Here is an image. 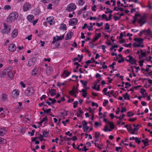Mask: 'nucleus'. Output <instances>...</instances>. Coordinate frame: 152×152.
Returning <instances> with one entry per match:
<instances>
[{
  "label": "nucleus",
  "instance_id": "obj_37",
  "mask_svg": "<svg viewBox=\"0 0 152 152\" xmlns=\"http://www.w3.org/2000/svg\"><path fill=\"white\" fill-rule=\"evenodd\" d=\"M80 82L83 84V85L84 86V88H85V87H86L87 81H84L82 80H80Z\"/></svg>",
  "mask_w": 152,
  "mask_h": 152
},
{
  "label": "nucleus",
  "instance_id": "obj_3",
  "mask_svg": "<svg viewBox=\"0 0 152 152\" xmlns=\"http://www.w3.org/2000/svg\"><path fill=\"white\" fill-rule=\"evenodd\" d=\"M133 126L134 127V128H133L131 125H130L129 128H127V130L129 133L132 134H134L135 132L139 128L138 127L140 125H136L135 124H133Z\"/></svg>",
  "mask_w": 152,
  "mask_h": 152
},
{
  "label": "nucleus",
  "instance_id": "obj_42",
  "mask_svg": "<svg viewBox=\"0 0 152 152\" xmlns=\"http://www.w3.org/2000/svg\"><path fill=\"white\" fill-rule=\"evenodd\" d=\"M146 59L147 61L152 62V57L151 56H149L148 58H146Z\"/></svg>",
  "mask_w": 152,
  "mask_h": 152
},
{
  "label": "nucleus",
  "instance_id": "obj_60",
  "mask_svg": "<svg viewBox=\"0 0 152 152\" xmlns=\"http://www.w3.org/2000/svg\"><path fill=\"white\" fill-rule=\"evenodd\" d=\"M78 112H79V116H81V115L83 113V111L80 110V108H79V110H78Z\"/></svg>",
  "mask_w": 152,
  "mask_h": 152
},
{
  "label": "nucleus",
  "instance_id": "obj_13",
  "mask_svg": "<svg viewBox=\"0 0 152 152\" xmlns=\"http://www.w3.org/2000/svg\"><path fill=\"white\" fill-rule=\"evenodd\" d=\"M31 4L28 3H26L23 6V10L24 11H27L31 7Z\"/></svg>",
  "mask_w": 152,
  "mask_h": 152
},
{
  "label": "nucleus",
  "instance_id": "obj_57",
  "mask_svg": "<svg viewBox=\"0 0 152 152\" xmlns=\"http://www.w3.org/2000/svg\"><path fill=\"white\" fill-rule=\"evenodd\" d=\"M69 121L68 119L66 120L65 121H63L62 122L64 126L66 125V123L68 122Z\"/></svg>",
  "mask_w": 152,
  "mask_h": 152
},
{
  "label": "nucleus",
  "instance_id": "obj_12",
  "mask_svg": "<svg viewBox=\"0 0 152 152\" xmlns=\"http://www.w3.org/2000/svg\"><path fill=\"white\" fill-rule=\"evenodd\" d=\"M46 21L49 23L50 25L53 24L54 23V18L52 16H50L47 18L46 19Z\"/></svg>",
  "mask_w": 152,
  "mask_h": 152
},
{
  "label": "nucleus",
  "instance_id": "obj_36",
  "mask_svg": "<svg viewBox=\"0 0 152 152\" xmlns=\"http://www.w3.org/2000/svg\"><path fill=\"white\" fill-rule=\"evenodd\" d=\"M78 3L79 5L82 6L84 3V1L83 0H78Z\"/></svg>",
  "mask_w": 152,
  "mask_h": 152
},
{
  "label": "nucleus",
  "instance_id": "obj_18",
  "mask_svg": "<svg viewBox=\"0 0 152 152\" xmlns=\"http://www.w3.org/2000/svg\"><path fill=\"white\" fill-rule=\"evenodd\" d=\"M27 19L28 20L31 22H33L34 20V17L33 15H29L27 17Z\"/></svg>",
  "mask_w": 152,
  "mask_h": 152
},
{
  "label": "nucleus",
  "instance_id": "obj_62",
  "mask_svg": "<svg viewBox=\"0 0 152 152\" xmlns=\"http://www.w3.org/2000/svg\"><path fill=\"white\" fill-rule=\"evenodd\" d=\"M51 109L49 108V109H47L44 110V113H48L50 112Z\"/></svg>",
  "mask_w": 152,
  "mask_h": 152
},
{
  "label": "nucleus",
  "instance_id": "obj_55",
  "mask_svg": "<svg viewBox=\"0 0 152 152\" xmlns=\"http://www.w3.org/2000/svg\"><path fill=\"white\" fill-rule=\"evenodd\" d=\"M108 101L107 100L105 99L104 100V102H103V105L105 107L106 106L107 104L108 103Z\"/></svg>",
  "mask_w": 152,
  "mask_h": 152
},
{
  "label": "nucleus",
  "instance_id": "obj_5",
  "mask_svg": "<svg viewBox=\"0 0 152 152\" xmlns=\"http://www.w3.org/2000/svg\"><path fill=\"white\" fill-rule=\"evenodd\" d=\"M134 40L136 41L133 44V46L134 47H142V45H141L140 44L142 42V39L140 38H135Z\"/></svg>",
  "mask_w": 152,
  "mask_h": 152
},
{
  "label": "nucleus",
  "instance_id": "obj_10",
  "mask_svg": "<svg viewBox=\"0 0 152 152\" xmlns=\"http://www.w3.org/2000/svg\"><path fill=\"white\" fill-rule=\"evenodd\" d=\"M143 33H144L145 35L147 36L146 37H145V38H147L148 40L150 39V38L149 36L151 34V32L150 28H148L147 30H143Z\"/></svg>",
  "mask_w": 152,
  "mask_h": 152
},
{
  "label": "nucleus",
  "instance_id": "obj_14",
  "mask_svg": "<svg viewBox=\"0 0 152 152\" xmlns=\"http://www.w3.org/2000/svg\"><path fill=\"white\" fill-rule=\"evenodd\" d=\"M16 49V47L14 44H10L9 47V50L11 52H13Z\"/></svg>",
  "mask_w": 152,
  "mask_h": 152
},
{
  "label": "nucleus",
  "instance_id": "obj_27",
  "mask_svg": "<svg viewBox=\"0 0 152 152\" xmlns=\"http://www.w3.org/2000/svg\"><path fill=\"white\" fill-rule=\"evenodd\" d=\"M137 54L139 55V58L140 59L142 58V50H141L140 51L138 50L137 52Z\"/></svg>",
  "mask_w": 152,
  "mask_h": 152
},
{
  "label": "nucleus",
  "instance_id": "obj_58",
  "mask_svg": "<svg viewBox=\"0 0 152 152\" xmlns=\"http://www.w3.org/2000/svg\"><path fill=\"white\" fill-rule=\"evenodd\" d=\"M42 105H43L45 107H48V106L47 105L45 104L44 103V102H42L41 103H40L39 104V107H41L42 106Z\"/></svg>",
  "mask_w": 152,
  "mask_h": 152
},
{
  "label": "nucleus",
  "instance_id": "obj_4",
  "mask_svg": "<svg viewBox=\"0 0 152 152\" xmlns=\"http://www.w3.org/2000/svg\"><path fill=\"white\" fill-rule=\"evenodd\" d=\"M4 28L2 30L1 32L4 34H8L10 32L11 30L10 26L4 23Z\"/></svg>",
  "mask_w": 152,
  "mask_h": 152
},
{
  "label": "nucleus",
  "instance_id": "obj_47",
  "mask_svg": "<svg viewBox=\"0 0 152 152\" xmlns=\"http://www.w3.org/2000/svg\"><path fill=\"white\" fill-rule=\"evenodd\" d=\"M48 121V118H47V116H46L41 121V123H42L44 121H45L46 122H47Z\"/></svg>",
  "mask_w": 152,
  "mask_h": 152
},
{
  "label": "nucleus",
  "instance_id": "obj_6",
  "mask_svg": "<svg viewBox=\"0 0 152 152\" xmlns=\"http://www.w3.org/2000/svg\"><path fill=\"white\" fill-rule=\"evenodd\" d=\"M76 8V5L74 3L69 4L66 7V10L69 12L74 11Z\"/></svg>",
  "mask_w": 152,
  "mask_h": 152
},
{
  "label": "nucleus",
  "instance_id": "obj_26",
  "mask_svg": "<svg viewBox=\"0 0 152 152\" xmlns=\"http://www.w3.org/2000/svg\"><path fill=\"white\" fill-rule=\"evenodd\" d=\"M38 69L37 68L34 69L32 72V74L33 75L35 76L37 74Z\"/></svg>",
  "mask_w": 152,
  "mask_h": 152
},
{
  "label": "nucleus",
  "instance_id": "obj_22",
  "mask_svg": "<svg viewBox=\"0 0 152 152\" xmlns=\"http://www.w3.org/2000/svg\"><path fill=\"white\" fill-rule=\"evenodd\" d=\"M49 93L50 95L52 96H53L56 95V90L55 89H52L51 90H49Z\"/></svg>",
  "mask_w": 152,
  "mask_h": 152
},
{
  "label": "nucleus",
  "instance_id": "obj_52",
  "mask_svg": "<svg viewBox=\"0 0 152 152\" xmlns=\"http://www.w3.org/2000/svg\"><path fill=\"white\" fill-rule=\"evenodd\" d=\"M135 140L136 142L138 144H139L141 142L140 140H139L138 138L136 137H135Z\"/></svg>",
  "mask_w": 152,
  "mask_h": 152
},
{
  "label": "nucleus",
  "instance_id": "obj_59",
  "mask_svg": "<svg viewBox=\"0 0 152 152\" xmlns=\"http://www.w3.org/2000/svg\"><path fill=\"white\" fill-rule=\"evenodd\" d=\"M82 124L83 127L87 126V122L85 121H82Z\"/></svg>",
  "mask_w": 152,
  "mask_h": 152
},
{
  "label": "nucleus",
  "instance_id": "obj_9",
  "mask_svg": "<svg viewBox=\"0 0 152 152\" xmlns=\"http://www.w3.org/2000/svg\"><path fill=\"white\" fill-rule=\"evenodd\" d=\"M20 92L18 90L14 89L12 92V96L14 98H17L19 95Z\"/></svg>",
  "mask_w": 152,
  "mask_h": 152
},
{
  "label": "nucleus",
  "instance_id": "obj_39",
  "mask_svg": "<svg viewBox=\"0 0 152 152\" xmlns=\"http://www.w3.org/2000/svg\"><path fill=\"white\" fill-rule=\"evenodd\" d=\"M104 130L105 132H107V131H111V129H109L107 125L105 126H104Z\"/></svg>",
  "mask_w": 152,
  "mask_h": 152
},
{
  "label": "nucleus",
  "instance_id": "obj_41",
  "mask_svg": "<svg viewBox=\"0 0 152 152\" xmlns=\"http://www.w3.org/2000/svg\"><path fill=\"white\" fill-rule=\"evenodd\" d=\"M6 142V140L3 138L0 137V143H5Z\"/></svg>",
  "mask_w": 152,
  "mask_h": 152
},
{
  "label": "nucleus",
  "instance_id": "obj_45",
  "mask_svg": "<svg viewBox=\"0 0 152 152\" xmlns=\"http://www.w3.org/2000/svg\"><path fill=\"white\" fill-rule=\"evenodd\" d=\"M49 134L48 132H47L44 131L43 133V135L45 137H47L48 136V135Z\"/></svg>",
  "mask_w": 152,
  "mask_h": 152
},
{
  "label": "nucleus",
  "instance_id": "obj_23",
  "mask_svg": "<svg viewBox=\"0 0 152 152\" xmlns=\"http://www.w3.org/2000/svg\"><path fill=\"white\" fill-rule=\"evenodd\" d=\"M1 98L3 101H5L7 99V95L4 93H3L1 95Z\"/></svg>",
  "mask_w": 152,
  "mask_h": 152
},
{
  "label": "nucleus",
  "instance_id": "obj_33",
  "mask_svg": "<svg viewBox=\"0 0 152 152\" xmlns=\"http://www.w3.org/2000/svg\"><path fill=\"white\" fill-rule=\"evenodd\" d=\"M107 123H108L110 125V128L111 129H113L114 128V126L113 122L108 121L107 122Z\"/></svg>",
  "mask_w": 152,
  "mask_h": 152
},
{
  "label": "nucleus",
  "instance_id": "obj_56",
  "mask_svg": "<svg viewBox=\"0 0 152 152\" xmlns=\"http://www.w3.org/2000/svg\"><path fill=\"white\" fill-rule=\"evenodd\" d=\"M121 113H123L124 112H125L126 111V108L124 107H122L121 108Z\"/></svg>",
  "mask_w": 152,
  "mask_h": 152
},
{
  "label": "nucleus",
  "instance_id": "obj_51",
  "mask_svg": "<svg viewBox=\"0 0 152 152\" xmlns=\"http://www.w3.org/2000/svg\"><path fill=\"white\" fill-rule=\"evenodd\" d=\"M115 64V62H113L112 64L109 65V66L110 67L112 68V69H113L114 68V66Z\"/></svg>",
  "mask_w": 152,
  "mask_h": 152
},
{
  "label": "nucleus",
  "instance_id": "obj_28",
  "mask_svg": "<svg viewBox=\"0 0 152 152\" xmlns=\"http://www.w3.org/2000/svg\"><path fill=\"white\" fill-rule=\"evenodd\" d=\"M148 140L147 138H146L145 140H143V144L145 147H146L149 145Z\"/></svg>",
  "mask_w": 152,
  "mask_h": 152
},
{
  "label": "nucleus",
  "instance_id": "obj_20",
  "mask_svg": "<svg viewBox=\"0 0 152 152\" xmlns=\"http://www.w3.org/2000/svg\"><path fill=\"white\" fill-rule=\"evenodd\" d=\"M6 133V130L4 128H1L0 129V135L3 136Z\"/></svg>",
  "mask_w": 152,
  "mask_h": 152
},
{
  "label": "nucleus",
  "instance_id": "obj_17",
  "mask_svg": "<svg viewBox=\"0 0 152 152\" xmlns=\"http://www.w3.org/2000/svg\"><path fill=\"white\" fill-rule=\"evenodd\" d=\"M8 69H9L8 68H6L2 71V73L1 75V77H4L7 75Z\"/></svg>",
  "mask_w": 152,
  "mask_h": 152
},
{
  "label": "nucleus",
  "instance_id": "obj_34",
  "mask_svg": "<svg viewBox=\"0 0 152 152\" xmlns=\"http://www.w3.org/2000/svg\"><path fill=\"white\" fill-rule=\"evenodd\" d=\"M123 96L125 99H127L128 100H129L130 99L129 96L127 93H126L124 94L123 95Z\"/></svg>",
  "mask_w": 152,
  "mask_h": 152
},
{
  "label": "nucleus",
  "instance_id": "obj_40",
  "mask_svg": "<svg viewBox=\"0 0 152 152\" xmlns=\"http://www.w3.org/2000/svg\"><path fill=\"white\" fill-rule=\"evenodd\" d=\"M95 126L96 127L98 126H101V123H98L97 122H95L94 124Z\"/></svg>",
  "mask_w": 152,
  "mask_h": 152
},
{
  "label": "nucleus",
  "instance_id": "obj_19",
  "mask_svg": "<svg viewBox=\"0 0 152 152\" xmlns=\"http://www.w3.org/2000/svg\"><path fill=\"white\" fill-rule=\"evenodd\" d=\"M143 98L146 97L147 98V100H150L151 98L150 96H148L145 90L143 88Z\"/></svg>",
  "mask_w": 152,
  "mask_h": 152
},
{
  "label": "nucleus",
  "instance_id": "obj_50",
  "mask_svg": "<svg viewBox=\"0 0 152 152\" xmlns=\"http://www.w3.org/2000/svg\"><path fill=\"white\" fill-rule=\"evenodd\" d=\"M140 87H141V86H135V87H134V88H132L130 89L128 91H131L132 92H133V91H134V88H135L136 89H137V88Z\"/></svg>",
  "mask_w": 152,
  "mask_h": 152
},
{
  "label": "nucleus",
  "instance_id": "obj_30",
  "mask_svg": "<svg viewBox=\"0 0 152 152\" xmlns=\"http://www.w3.org/2000/svg\"><path fill=\"white\" fill-rule=\"evenodd\" d=\"M7 73L8 76L10 78H12L13 75L11 71L9 70V71H8Z\"/></svg>",
  "mask_w": 152,
  "mask_h": 152
},
{
  "label": "nucleus",
  "instance_id": "obj_8",
  "mask_svg": "<svg viewBox=\"0 0 152 152\" xmlns=\"http://www.w3.org/2000/svg\"><path fill=\"white\" fill-rule=\"evenodd\" d=\"M64 34L60 36H56V37H53V41L51 43L52 44L54 43L56 41L63 39L64 38Z\"/></svg>",
  "mask_w": 152,
  "mask_h": 152
},
{
  "label": "nucleus",
  "instance_id": "obj_29",
  "mask_svg": "<svg viewBox=\"0 0 152 152\" xmlns=\"http://www.w3.org/2000/svg\"><path fill=\"white\" fill-rule=\"evenodd\" d=\"M148 16V14L145 13L143 14V24H145L146 22V18Z\"/></svg>",
  "mask_w": 152,
  "mask_h": 152
},
{
  "label": "nucleus",
  "instance_id": "obj_31",
  "mask_svg": "<svg viewBox=\"0 0 152 152\" xmlns=\"http://www.w3.org/2000/svg\"><path fill=\"white\" fill-rule=\"evenodd\" d=\"M60 28L61 29H63L66 30V25L64 23L61 24L60 26Z\"/></svg>",
  "mask_w": 152,
  "mask_h": 152
},
{
  "label": "nucleus",
  "instance_id": "obj_44",
  "mask_svg": "<svg viewBox=\"0 0 152 152\" xmlns=\"http://www.w3.org/2000/svg\"><path fill=\"white\" fill-rule=\"evenodd\" d=\"M83 129L84 131V132H86L88 130V129L89 127L87 126H85L83 127Z\"/></svg>",
  "mask_w": 152,
  "mask_h": 152
},
{
  "label": "nucleus",
  "instance_id": "obj_49",
  "mask_svg": "<svg viewBox=\"0 0 152 152\" xmlns=\"http://www.w3.org/2000/svg\"><path fill=\"white\" fill-rule=\"evenodd\" d=\"M35 132V130H33L31 132H28V133L29 134H31V136H33L34 135V133Z\"/></svg>",
  "mask_w": 152,
  "mask_h": 152
},
{
  "label": "nucleus",
  "instance_id": "obj_25",
  "mask_svg": "<svg viewBox=\"0 0 152 152\" xmlns=\"http://www.w3.org/2000/svg\"><path fill=\"white\" fill-rule=\"evenodd\" d=\"M100 135V132H96L95 133V137L96 140H95V142H96L98 139V138Z\"/></svg>",
  "mask_w": 152,
  "mask_h": 152
},
{
  "label": "nucleus",
  "instance_id": "obj_15",
  "mask_svg": "<svg viewBox=\"0 0 152 152\" xmlns=\"http://www.w3.org/2000/svg\"><path fill=\"white\" fill-rule=\"evenodd\" d=\"M77 22V19L76 18H73L71 19L69 21L70 25L72 26L76 25Z\"/></svg>",
  "mask_w": 152,
  "mask_h": 152
},
{
  "label": "nucleus",
  "instance_id": "obj_63",
  "mask_svg": "<svg viewBox=\"0 0 152 152\" xmlns=\"http://www.w3.org/2000/svg\"><path fill=\"white\" fill-rule=\"evenodd\" d=\"M113 18L115 21H116L119 20L120 18V17H118L115 16L113 17Z\"/></svg>",
  "mask_w": 152,
  "mask_h": 152
},
{
  "label": "nucleus",
  "instance_id": "obj_21",
  "mask_svg": "<svg viewBox=\"0 0 152 152\" xmlns=\"http://www.w3.org/2000/svg\"><path fill=\"white\" fill-rule=\"evenodd\" d=\"M18 31L17 29H14L12 34V37H15L17 35Z\"/></svg>",
  "mask_w": 152,
  "mask_h": 152
},
{
  "label": "nucleus",
  "instance_id": "obj_38",
  "mask_svg": "<svg viewBox=\"0 0 152 152\" xmlns=\"http://www.w3.org/2000/svg\"><path fill=\"white\" fill-rule=\"evenodd\" d=\"M97 34H96L95 35V37L94 38L95 39V40H97L98 38L101 36V34L100 33H99L96 36V35Z\"/></svg>",
  "mask_w": 152,
  "mask_h": 152
},
{
  "label": "nucleus",
  "instance_id": "obj_35",
  "mask_svg": "<svg viewBox=\"0 0 152 152\" xmlns=\"http://www.w3.org/2000/svg\"><path fill=\"white\" fill-rule=\"evenodd\" d=\"M70 74V73L68 72L67 70H65L63 73V75H65V76L67 77H68Z\"/></svg>",
  "mask_w": 152,
  "mask_h": 152
},
{
  "label": "nucleus",
  "instance_id": "obj_46",
  "mask_svg": "<svg viewBox=\"0 0 152 152\" xmlns=\"http://www.w3.org/2000/svg\"><path fill=\"white\" fill-rule=\"evenodd\" d=\"M73 107L75 108L77 106V104H78V102L77 101H75V102H74L73 103Z\"/></svg>",
  "mask_w": 152,
  "mask_h": 152
},
{
  "label": "nucleus",
  "instance_id": "obj_11",
  "mask_svg": "<svg viewBox=\"0 0 152 152\" xmlns=\"http://www.w3.org/2000/svg\"><path fill=\"white\" fill-rule=\"evenodd\" d=\"M127 58H129V59H128L127 58L126 59V61L129 62L131 64H135L136 63L135 60L134 58H133V57L132 56H129L127 57Z\"/></svg>",
  "mask_w": 152,
  "mask_h": 152
},
{
  "label": "nucleus",
  "instance_id": "obj_16",
  "mask_svg": "<svg viewBox=\"0 0 152 152\" xmlns=\"http://www.w3.org/2000/svg\"><path fill=\"white\" fill-rule=\"evenodd\" d=\"M53 72V69L51 66H48L47 67L46 73L48 75H50Z\"/></svg>",
  "mask_w": 152,
  "mask_h": 152
},
{
  "label": "nucleus",
  "instance_id": "obj_64",
  "mask_svg": "<svg viewBox=\"0 0 152 152\" xmlns=\"http://www.w3.org/2000/svg\"><path fill=\"white\" fill-rule=\"evenodd\" d=\"M20 84L21 86L23 88H25L26 87V85L22 81L20 82Z\"/></svg>",
  "mask_w": 152,
  "mask_h": 152
},
{
  "label": "nucleus",
  "instance_id": "obj_7",
  "mask_svg": "<svg viewBox=\"0 0 152 152\" xmlns=\"http://www.w3.org/2000/svg\"><path fill=\"white\" fill-rule=\"evenodd\" d=\"M34 93V90L31 87H28L25 92V94L27 96L32 95Z\"/></svg>",
  "mask_w": 152,
  "mask_h": 152
},
{
  "label": "nucleus",
  "instance_id": "obj_61",
  "mask_svg": "<svg viewBox=\"0 0 152 152\" xmlns=\"http://www.w3.org/2000/svg\"><path fill=\"white\" fill-rule=\"evenodd\" d=\"M103 24V23L102 22H101L100 23H96V25L98 27H100L102 26Z\"/></svg>",
  "mask_w": 152,
  "mask_h": 152
},
{
  "label": "nucleus",
  "instance_id": "obj_32",
  "mask_svg": "<svg viewBox=\"0 0 152 152\" xmlns=\"http://www.w3.org/2000/svg\"><path fill=\"white\" fill-rule=\"evenodd\" d=\"M114 92V91L112 90L110 91H108L107 93H105L104 94L107 95V96H109V94H111L113 95V96H114V95L113 94Z\"/></svg>",
  "mask_w": 152,
  "mask_h": 152
},
{
  "label": "nucleus",
  "instance_id": "obj_48",
  "mask_svg": "<svg viewBox=\"0 0 152 152\" xmlns=\"http://www.w3.org/2000/svg\"><path fill=\"white\" fill-rule=\"evenodd\" d=\"M125 84L126 85L125 88H128L129 87L131 86L130 84L128 82H126Z\"/></svg>",
  "mask_w": 152,
  "mask_h": 152
},
{
  "label": "nucleus",
  "instance_id": "obj_43",
  "mask_svg": "<svg viewBox=\"0 0 152 152\" xmlns=\"http://www.w3.org/2000/svg\"><path fill=\"white\" fill-rule=\"evenodd\" d=\"M105 28L106 29L109 30L110 29V25L108 23H106L105 26Z\"/></svg>",
  "mask_w": 152,
  "mask_h": 152
},
{
  "label": "nucleus",
  "instance_id": "obj_1",
  "mask_svg": "<svg viewBox=\"0 0 152 152\" xmlns=\"http://www.w3.org/2000/svg\"><path fill=\"white\" fill-rule=\"evenodd\" d=\"M18 14L16 12H13L8 16L7 21L8 22H12L16 19L18 17Z\"/></svg>",
  "mask_w": 152,
  "mask_h": 152
},
{
  "label": "nucleus",
  "instance_id": "obj_54",
  "mask_svg": "<svg viewBox=\"0 0 152 152\" xmlns=\"http://www.w3.org/2000/svg\"><path fill=\"white\" fill-rule=\"evenodd\" d=\"M128 116L129 117H130L133 115L134 114L130 112H128L127 113Z\"/></svg>",
  "mask_w": 152,
  "mask_h": 152
},
{
  "label": "nucleus",
  "instance_id": "obj_24",
  "mask_svg": "<svg viewBox=\"0 0 152 152\" xmlns=\"http://www.w3.org/2000/svg\"><path fill=\"white\" fill-rule=\"evenodd\" d=\"M73 34L72 32H71L69 33L66 35L65 38V39L67 40L71 38L72 35Z\"/></svg>",
  "mask_w": 152,
  "mask_h": 152
},
{
  "label": "nucleus",
  "instance_id": "obj_2",
  "mask_svg": "<svg viewBox=\"0 0 152 152\" xmlns=\"http://www.w3.org/2000/svg\"><path fill=\"white\" fill-rule=\"evenodd\" d=\"M137 21L138 23L140 24V26L142 25V17H141L140 14H136L134 17V20L132 21L133 23H134Z\"/></svg>",
  "mask_w": 152,
  "mask_h": 152
},
{
  "label": "nucleus",
  "instance_id": "obj_53",
  "mask_svg": "<svg viewBox=\"0 0 152 152\" xmlns=\"http://www.w3.org/2000/svg\"><path fill=\"white\" fill-rule=\"evenodd\" d=\"M4 9L5 10H8L11 9V7L9 5H6L4 7Z\"/></svg>",
  "mask_w": 152,
  "mask_h": 152
}]
</instances>
